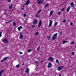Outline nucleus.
Listing matches in <instances>:
<instances>
[{"label":"nucleus","instance_id":"f257e3e1","mask_svg":"<svg viewBox=\"0 0 76 76\" xmlns=\"http://www.w3.org/2000/svg\"><path fill=\"white\" fill-rule=\"evenodd\" d=\"M57 35H58V33H56L53 35V37H52V41H54L55 39H56L57 38Z\"/></svg>","mask_w":76,"mask_h":76},{"label":"nucleus","instance_id":"f03ea898","mask_svg":"<svg viewBox=\"0 0 76 76\" xmlns=\"http://www.w3.org/2000/svg\"><path fill=\"white\" fill-rule=\"evenodd\" d=\"M64 66H58L57 69V70L58 71H60L61 69L64 68Z\"/></svg>","mask_w":76,"mask_h":76},{"label":"nucleus","instance_id":"7ed1b4c3","mask_svg":"<svg viewBox=\"0 0 76 76\" xmlns=\"http://www.w3.org/2000/svg\"><path fill=\"white\" fill-rule=\"evenodd\" d=\"M44 3V1L43 0H38L37 1L38 4H42Z\"/></svg>","mask_w":76,"mask_h":76},{"label":"nucleus","instance_id":"20e7f679","mask_svg":"<svg viewBox=\"0 0 76 76\" xmlns=\"http://www.w3.org/2000/svg\"><path fill=\"white\" fill-rule=\"evenodd\" d=\"M54 60V58H53L52 56H50L48 58V60L52 62Z\"/></svg>","mask_w":76,"mask_h":76},{"label":"nucleus","instance_id":"39448f33","mask_svg":"<svg viewBox=\"0 0 76 76\" xmlns=\"http://www.w3.org/2000/svg\"><path fill=\"white\" fill-rule=\"evenodd\" d=\"M38 22V20H37V19H35L34 20V22H33V24H34V25H36V24H37Z\"/></svg>","mask_w":76,"mask_h":76},{"label":"nucleus","instance_id":"423d86ee","mask_svg":"<svg viewBox=\"0 0 76 76\" xmlns=\"http://www.w3.org/2000/svg\"><path fill=\"white\" fill-rule=\"evenodd\" d=\"M30 0H27L26 3H25V5H26L27 6H28V4L30 3Z\"/></svg>","mask_w":76,"mask_h":76},{"label":"nucleus","instance_id":"0eeeda50","mask_svg":"<svg viewBox=\"0 0 76 76\" xmlns=\"http://www.w3.org/2000/svg\"><path fill=\"white\" fill-rule=\"evenodd\" d=\"M42 23V21H41V20L39 22V23H38V27H39V28H40Z\"/></svg>","mask_w":76,"mask_h":76},{"label":"nucleus","instance_id":"6e6552de","mask_svg":"<svg viewBox=\"0 0 76 76\" xmlns=\"http://www.w3.org/2000/svg\"><path fill=\"white\" fill-rule=\"evenodd\" d=\"M51 67H52V64L51 62H49L48 65V68H50Z\"/></svg>","mask_w":76,"mask_h":76},{"label":"nucleus","instance_id":"1a4fd4ad","mask_svg":"<svg viewBox=\"0 0 76 76\" xmlns=\"http://www.w3.org/2000/svg\"><path fill=\"white\" fill-rule=\"evenodd\" d=\"M9 41L7 39H5L4 40V43H6V44H8Z\"/></svg>","mask_w":76,"mask_h":76},{"label":"nucleus","instance_id":"9d476101","mask_svg":"<svg viewBox=\"0 0 76 76\" xmlns=\"http://www.w3.org/2000/svg\"><path fill=\"white\" fill-rule=\"evenodd\" d=\"M70 6H71V7H75V5L74 4V3L73 2H72L70 3Z\"/></svg>","mask_w":76,"mask_h":76},{"label":"nucleus","instance_id":"9b49d317","mask_svg":"<svg viewBox=\"0 0 76 76\" xmlns=\"http://www.w3.org/2000/svg\"><path fill=\"white\" fill-rule=\"evenodd\" d=\"M53 13L54 11L53 10L50 11L49 17H51V16H52V14H53Z\"/></svg>","mask_w":76,"mask_h":76},{"label":"nucleus","instance_id":"f8f14e48","mask_svg":"<svg viewBox=\"0 0 76 76\" xmlns=\"http://www.w3.org/2000/svg\"><path fill=\"white\" fill-rule=\"evenodd\" d=\"M4 71V69H2L0 72V76H2V73H3Z\"/></svg>","mask_w":76,"mask_h":76},{"label":"nucleus","instance_id":"ddd939ff","mask_svg":"<svg viewBox=\"0 0 76 76\" xmlns=\"http://www.w3.org/2000/svg\"><path fill=\"white\" fill-rule=\"evenodd\" d=\"M22 29V26H20L18 28V29L19 30V31H20V29Z\"/></svg>","mask_w":76,"mask_h":76},{"label":"nucleus","instance_id":"4468645a","mask_svg":"<svg viewBox=\"0 0 76 76\" xmlns=\"http://www.w3.org/2000/svg\"><path fill=\"white\" fill-rule=\"evenodd\" d=\"M29 68H27V69L26 70L25 72L26 73H28V74H29Z\"/></svg>","mask_w":76,"mask_h":76},{"label":"nucleus","instance_id":"2eb2a0df","mask_svg":"<svg viewBox=\"0 0 76 76\" xmlns=\"http://www.w3.org/2000/svg\"><path fill=\"white\" fill-rule=\"evenodd\" d=\"M56 63H58V64L59 65L60 64V63H59V60L58 59H56Z\"/></svg>","mask_w":76,"mask_h":76},{"label":"nucleus","instance_id":"dca6fc26","mask_svg":"<svg viewBox=\"0 0 76 76\" xmlns=\"http://www.w3.org/2000/svg\"><path fill=\"white\" fill-rule=\"evenodd\" d=\"M13 8V4H11V5H10L9 7V9H12Z\"/></svg>","mask_w":76,"mask_h":76},{"label":"nucleus","instance_id":"f3484780","mask_svg":"<svg viewBox=\"0 0 76 76\" xmlns=\"http://www.w3.org/2000/svg\"><path fill=\"white\" fill-rule=\"evenodd\" d=\"M70 7L69 6L68 7L66 12H69V10H70Z\"/></svg>","mask_w":76,"mask_h":76},{"label":"nucleus","instance_id":"a211bd4d","mask_svg":"<svg viewBox=\"0 0 76 76\" xmlns=\"http://www.w3.org/2000/svg\"><path fill=\"white\" fill-rule=\"evenodd\" d=\"M49 6V4H48L47 3L45 6V8H47V7H48Z\"/></svg>","mask_w":76,"mask_h":76},{"label":"nucleus","instance_id":"6ab92c4d","mask_svg":"<svg viewBox=\"0 0 76 76\" xmlns=\"http://www.w3.org/2000/svg\"><path fill=\"white\" fill-rule=\"evenodd\" d=\"M39 14H38L37 13L35 15V17H36L37 18H39V17L40 15H38Z\"/></svg>","mask_w":76,"mask_h":76},{"label":"nucleus","instance_id":"aec40b11","mask_svg":"<svg viewBox=\"0 0 76 76\" xmlns=\"http://www.w3.org/2000/svg\"><path fill=\"white\" fill-rule=\"evenodd\" d=\"M23 38V36L22 35H20V36L19 38L20 39H22Z\"/></svg>","mask_w":76,"mask_h":76},{"label":"nucleus","instance_id":"412c9836","mask_svg":"<svg viewBox=\"0 0 76 76\" xmlns=\"http://www.w3.org/2000/svg\"><path fill=\"white\" fill-rule=\"evenodd\" d=\"M8 58H9V57H7L5 58H3V60H4V61H6V60H7Z\"/></svg>","mask_w":76,"mask_h":76},{"label":"nucleus","instance_id":"4be33fe9","mask_svg":"<svg viewBox=\"0 0 76 76\" xmlns=\"http://www.w3.org/2000/svg\"><path fill=\"white\" fill-rule=\"evenodd\" d=\"M47 38L48 40H50L51 39V36H49L47 37Z\"/></svg>","mask_w":76,"mask_h":76},{"label":"nucleus","instance_id":"5701e85b","mask_svg":"<svg viewBox=\"0 0 76 76\" xmlns=\"http://www.w3.org/2000/svg\"><path fill=\"white\" fill-rule=\"evenodd\" d=\"M42 10H39L38 11V12L37 13V14H39V13H41V12Z\"/></svg>","mask_w":76,"mask_h":76},{"label":"nucleus","instance_id":"b1692460","mask_svg":"<svg viewBox=\"0 0 76 76\" xmlns=\"http://www.w3.org/2000/svg\"><path fill=\"white\" fill-rule=\"evenodd\" d=\"M66 42H67V41H65V40H64L62 44H64L65 43H66Z\"/></svg>","mask_w":76,"mask_h":76},{"label":"nucleus","instance_id":"393cba45","mask_svg":"<svg viewBox=\"0 0 76 76\" xmlns=\"http://www.w3.org/2000/svg\"><path fill=\"white\" fill-rule=\"evenodd\" d=\"M39 32H37L35 33V35H39Z\"/></svg>","mask_w":76,"mask_h":76},{"label":"nucleus","instance_id":"a878e982","mask_svg":"<svg viewBox=\"0 0 76 76\" xmlns=\"http://www.w3.org/2000/svg\"><path fill=\"white\" fill-rule=\"evenodd\" d=\"M16 23H15V22H14L13 23V26H16Z\"/></svg>","mask_w":76,"mask_h":76},{"label":"nucleus","instance_id":"bb28decb","mask_svg":"<svg viewBox=\"0 0 76 76\" xmlns=\"http://www.w3.org/2000/svg\"><path fill=\"white\" fill-rule=\"evenodd\" d=\"M71 45H73V44H75V42L72 41L71 42Z\"/></svg>","mask_w":76,"mask_h":76},{"label":"nucleus","instance_id":"cd10ccee","mask_svg":"<svg viewBox=\"0 0 76 76\" xmlns=\"http://www.w3.org/2000/svg\"><path fill=\"white\" fill-rule=\"evenodd\" d=\"M40 49V46H39L38 47L37 49V51H39V50Z\"/></svg>","mask_w":76,"mask_h":76},{"label":"nucleus","instance_id":"c85d7f7f","mask_svg":"<svg viewBox=\"0 0 76 76\" xmlns=\"http://www.w3.org/2000/svg\"><path fill=\"white\" fill-rule=\"evenodd\" d=\"M49 22H50L49 23L52 24V23H53V20H50L49 21Z\"/></svg>","mask_w":76,"mask_h":76},{"label":"nucleus","instance_id":"c756f323","mask_svg":"<svg viewBox=\"0 0 76 76\" xmlns=\"http://www.w3.org/2000/svg\"><path fill=\"white\" fill-rule=\"evenodd\" d=\"M52 26V24L51 23H49V26H48V28H50V26Z\"/></svg>","mask_w":76,"mask_h":76},{"label":"nucleus","instance_id":"7c9ffc66","mask_svg":"<svg viewBox=\"0 0 76 76\" xmlns=\"http://www.w3.org/2000/svg\"><path fill=\"white\" fill-rule=\"evenodd\" d=\"M61 10L62 11V12H64V10H65V9H64V8H63L61 9Z\"/></svg>","mask_w":76,"mask_h":76},{"label":"nucleus","instance_id":"2f4dec72","mask_svg":"<svg viewBox=\"0 0 76 76\" xmlns=\"http://www.w3.org/2000/svg\"><path fill=\"white\" fill-rule=\"evenodd\" d=\"M28 53H30V52L32 51V49H29L28 50Z\"/></svg>","mask_w":76,"mask_h":76},{"label":"nucleus","instance_id":"473e14b6","mask_svg":"<svg viewBox=\"0 0 76 76\" xmlns=\"http://www.w3.org/2000/svg\"><path fill=\"white\" fill-rule=\"evenodd\" d=\"M19 66H20L19 64H18L16 66V67H17V68H19Z\"/></svg>","mask_w":76,"mask_h":76},{"label":"nucleus","instance_id":"72a5a7b5","mask_svg":"<svg viewBox=\"0 0 76 76\" xmlns=\"http://www.w3.org/2000/svg\"><path fill=\"white\" fill-rule=\"evenodd\" d=\"M58 22H56L54 24V26H56L57 25V24H58Z\"/></svg>","mask_w":76,"mask_h":76},{"label":"nucleus","instance_id":"f704fd0d","mask_svg":"<svg viewBox=\"0 0 76 76\" xmlns=\"http://www.w3.org/2000/svg\"><path fill=\"white\" fill-rule=\"evenodd\" d=\"M2 34V31L0 32V37H1L2 36V35H1Z\"/></svg>","mask_w":76,"mask_h":76},{"label":"nucleus","instance_id":"c9c22d12","mask_svg":"<svg viewBox=\"0 0 76 76\" xmlns=\"http://www.w3.org/2000/svg\"><path fill=\"white\" fill-rule=\"evenodd\" d=\"M63 22H66V19H64L63 21Z\"/></svg>","mask_w":76,"mask_h":76},{"label":"nucleus","instance_id":"e433bc0d","mask_svg":"<svg viewBox=\"0 0 76 76\" xmlns=\"http://www.w3.org/2000/svg\"><path fill=\"white\" fill-rule=\"evenodd\" d=\"M26 16V14H24L23 15V17H25Z\"/></svg>","mask_w":76,"mask_h":76},{"label":"nucleus","instance_id":"4c0bfd02","mask_svg":"<svg viewBox=\"0 0 76 76\" xmlns=\"http://www.w3.org/2000/svg\"><path fill=\"white\" fill-rule=\"evenodd\" d=\"M72 55H75V52H72Z\"/></svg>","mask_w":76,"mask_h":76},{"label":"nucleus","instance_id":"58836bf2","mask_svg":"<svg viewBox=\"0 0 76 76\" xmlns=\"http://www.w3.org/2000/svg\"><path fill=\"white\" fill-rule=\"evenodd\" d=\"M70 25H71V26H72V25H73V23H72V22H71L70 23Z\"/></svg>","mask_w":76,"mask_h":76},{"label":"nucleus","instance_id":"ea45409f","mask_svg":"<svg viewBox=\"0 0 76 76\" xmlns=\"http://www.w3.org/2000/svg\"><path fill=\"white\" fill-rule=\"evenodd\" d=\"M35 25H32L31 26V27H32V28H34V27H35Z\"/></svg>","mask_w":76,"mask_h":76},{"label":"nucleus","instance_id":"a19ab883","mask_svg":"<svg viewBox=\"0 0 76 76\" xmlns=\"http://www.w3.org/2000/svg\"><path fill=\"white\" fill-rule=\"evenodd\" d=\"M23 53L21 52H20V54H22Z\"/></svg>","mask_w":76,"mask_h":76},{"label":"nucleus","instance_id":"79ce46f5","mask_svg":"<svg viewBox=\"0 0 76 76\" xmlns=\"http://www.w3.org/2000/svg\"><path fill=\"white\" fill-rule=\"evenodd\" d=\"M4 61V59H3V60H1V63H3V62Z\"/></svg>","mask_w":76,"mask_h":76},{"label":"nucleus","instance_id":"37998d69","mask_svg":"<svg viewBox=\"0 0 76 76\" xmlns=\"http://www.w3.org/2000/svg\"><path fill=\"white\" fill-rule=\"evenodd\" d=\"M60 13H61V12H58V15H60Z\"/></svg>","mask_w":76,"mask_h":76},{"label":"nucleus","instance_id":"c03bdc74","mask_svg":"<svg viewBox=\"0 0 76 76\" xmlns=\"http://www.w3.org/2000/svg\"><path fill=\"white\" fill-rule=\"evenodd\" d=\"M35 63H36V64H38V61H35Z\"/></svg>","mask_w":76,"mask_h":76},{"label":"nucleus","instance_id":"a18cd8bd","mask_svg":"<svg viewBox=\"0 0 76 76\" xmlns=\"http://www.w3.org/2000/svg\"><path fill=\"white\" fill-rule=\"evenodd\" d=\"M12 21H13V20H10L9 21V22H12Z\"/></svg>","mask_w":76,"mask_h":76},{"label":"nucleus","instance_id":"49530a36","mask_svg":"<svg viewBox=\"0 0 76 76\" xmlns=\"http://www.w3.org/2000/svg\"><path fill=\"white\" fill-rule=\"evenodd\" d=\"M25 4H24L23 6V7L24 8V7H25V5H25Z\"/></svg>","mask_w":76,"mask_h":76},{"label":"nucleus","instance_id":"de8ad7c7","mask_svg":"<svg viewBox=\"0 0 76 76\" xmlns=\"http://www.w3.org/2000/svg\"><path fill=\"white\" fill-rule=\"evenodd\" d=\"M21 10H24V8H21Z\"/></svg>","mask_w":76,"mask_h":76},{"label":"nucleus","instance_id":"09e8293b","mask_svg":"<svg viewBox=\"0 0 76 76\" xmlns=\"http://www.w3.org/2000/svg\"><path fill=\"white\" fill-rule=\"evenodd\" d=\"M22 33L20 32V35H22Z\"/></svg>","mask_w":76,"mask_h":76},{"label":"nucleus","instance_id":"8fccbe9b","mask_svg":"<svg viewBox=\"0 0 76 76\" xmlns=\"http://www.w3.org/2000/svg\"><path fill=\"white\" fill-rule=\"evenodd\" d=\"M1 41H2V42H3V43H4V40H3V39H1Z\"/></svg>","mask_w":76,"mask_h":76},{"label":"nucleus","instance_id":"3c124183","mask_svg":"<svg viewBox=\"0 0 76 76\" xmlns=\"http://www.w3.org/2000/svg\"><path fill=\"white\" fill-rule=\"evenodd\" d=\"M59 76H63V75L61 76V74H59Z\"/></svg>","mask_w":76,"mask_h":76},{"label":"nucleus","instance_id":"603ef678","mask_svg":"<svg viewBox=\"0 0 76 76\" xmlns=\"http://www.w3.org/2000/svg\"><path fill=\"white\" fill-rule=\"evenodd\" d=\"M11 0H8V2H10Z\"/></svg>","mask_w":76,"mask_h":76},{"label":"nucleus","instance_id":"864d4df0","mask_svg":"<svg viewBox=\"0 0 76 76\" xmlns=\"http://www.w3.org/2000/svg\"><path fill=\"white\" fill-rule=\"evenodd\" d=\"M11 0H8V2H10Z\"/></svg>","mask_w":76,"mask_h":76},{"label":"nucleus","instance_id":"5fc2aeb1","mask_svg":"<svg viewBox=\"0 0 76 76\" xmlns=\"http://www.w3.org/2000/svg\"><path fill=\"white\" fill-rule=\"evenodd\" d=\"M60 34L61 35H62V32L61 31L60 32Z\"/></svg>","mask_w":76,"mask_h":76},{"label":"nucleus","instance_id":"6e6d98bb","mask_svg":"<svg viewBox=\"0 0 76 76\" xmlns=\"http://www.w3.org/2000/svg\"><path fill=\"white\" fill-rule=\"evenodd\" d=\"M10 22H9V21L7 22V23H10Z\"/></svg>","mask_w":76,"mask_h":76},{"label":"nucleus","instance_id":"4d7b16f0","mask_svg":"<svg viewBox=\"0 0 76 76\" xmlns=\"http://www.w3.org/2000/svg\"><path fill=\"white\" fill-rule=\"evenodd\" d=\"M22 66H24V63H23V64H22Z\"/></svg>","mask_w":76,"mask_h":76},{"label":"nucleus","instance_id":"13d9d810","mask_svg":"<svg viewBox=\"0 0 76 76\" xmlns=\"http://www.w3.org/2000/svg\"><path fill=\"white\" fill-rule=\"evenodd\" d=\"M41 28H43V27L42 26H41Z\"/></svg>","mask_w":76,"mask_h":76},{"label":"nucleus","instance_id":"bf43d9fd","mask_svg":"<svg viewBox=\"0 0 76 76\" xmlns=\"http://www.w3.org/2000/svg\"><path fill=\"white\" fill-rule=\"evenodd\" d=\"M53 69L52 68V69H51V70H53Z\"/></svg>","mask_w":76,"mask_h":76},{"label":"nucleus","instance_id":"052dcab7","mask_svg":"<svg viewBox=\"0 0 76 76\" xmlns=\"http://www.w3.org/2000/svg\"><path fill=\"white\" fill-rule=\"evenodd\" d=\"M75 48H76V45H75Z\"/></svg>","mask_w":76,"mask_h":76},{"label":"nucleus","instance_id":"680f3d73","mask_svg":"<svg viewBox=\"0 0 76 76\" xmlns=\"http://www.w3.org/2000/svg\"><path fill=\"white\" fill-rule=\"evenodd\" d=\"M5 13L6 14V12H5Z\"/></svg>","mask_w":76,"mask_h":76},{"label":"nucleus","instance_id":"e2e57ef3","mask_svg":"<svg viewBox=\"0 0 76 76\" xmlns=\"http://www.w3.org/2000/svg\"><path fill=\"white\" fill-rule=\"evenodd\" d=\"M75 76H76V73H75Z\"/></svg>","mask_w":76,"mask_h":76},{"label":"nucleus","instance_id":"0e129e2a","mask_svg":"<svg viewBox=\"0 0 76 76\" xmlns=\"http://www.w3.org/2000/svg\"><path fill=\"white\" fill-rule=\"evenodd\" d=\"M22 58H23V57H22Z\"/></svg>","mask_w":76,"mask_h":76},{"label":"nucleus","instance_id":"69168bd1","mask_svg":"<svg viewBox=\"0 0 76 76\" xmlns=\"http://www.w3.org/2000/svg\"><path fill=\"white\" fill-rule=\"evenodd\" d=\"M23 46H25V45H24Z\"/></svg>","mask_w":76,"mask_h":76},{"label":"nucleus","instance_id":"338daca9","mask_svg":"<svg viewBox=\"0 0 76 76\" xmlns=\"http://www.w3.org/2000/svg\"><path fill=\"white\" fill-rule=\"evenodd\" d=\"M25 22V21H24V22Z\"/></svg>","mask_w":76,"mask_h":76}]
</instances>
